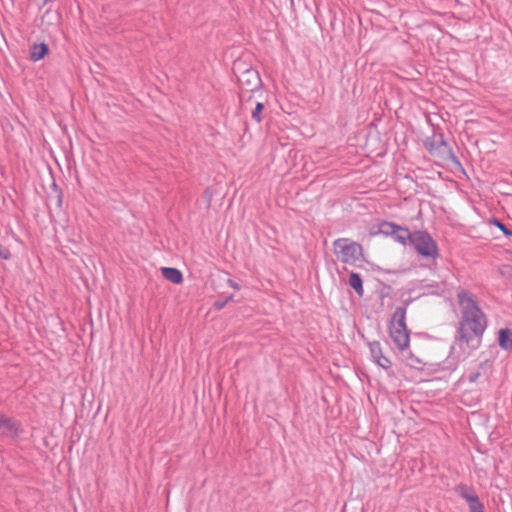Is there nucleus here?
Returning <instances> with one entry per match:
<instances>
[{
  "label": "nucleus",
  "instance_id": "7",
  "mask_svg": "<svg viewBox=\"0 0 512 512\" xmlns=\"http://www.w3.org/2000/svg\"><path fill=\"white\" fill-rule=\"evenodd\" d=\"M368 346L372 360L383 369H389L391 367V361L383 355L380 343L373 341L369 342Z\"/></svg>",
  "mask_w": 512,
  "mask_h": 512
},
{
  "label": "nucleus",
  "instance_id": "5",
  "mask_svg": "<svg viewBox=\"0 0 512 512\" xmlns=\"http://www.w3.org/2000/svg\"><path fill=\"white\" fill-rule=\"evenodd\" d=\"M380 231L386 235L392 236V238L402 245L412 242L413 233L407 228L399 225H395L390 222H384L380 225Z\"/></svg>",
  "mask_w": 512,
  "mask_h": 512
},
{
  "label": "nucleus",
  "instance_id": "19",
  "mask_svg": "<svg viewBox=\"0 0 512 512\" xmlns=\"http://www.w3.org/2000/svg\"><path fill=\"white\" fill-rule=\"evenodd\" d=\"M228 285L235 289V290H239L240 289V286L238 283H236L235 281H233L232 279H228Z\"/></svg>",
  "mask_w": 512,
  "mask_h": 512
},
{
  "label": "nucleus",
  "instance_id": "17",
  "mask_svg": "<svg viewBox=\"0 0 512 512\" xmlns=\"http://www.w3.org/2000/svg\"><path fill=\"white\" fill-rule=\"evenodd\" d=\"M493 222L505 235H512V233L506 228V226L503 223H501L497 219H494Z\"/></svg>",
  "mask_w": 512,
  "mask_h": 512
},
{
  "label": "nucleus",
  "instance_id": "3",
  "mask_svg": "<svg viewBox=\"0 0 512 512\" xmlns=\"http://www.w3.org/2000/svg\"><path fill=\"white\" fill-rule=\"evenodd\" d=\"M333 251L339 261L349 265L356 264L362 256V246L348 238L336 239Z\"/></svg>",
  "mask_w": 512,
  "mask_h": 512
},
{
  "label": "nucleus",
  "instance_id": "2",
  "mask_svg": "<svg viewBox=\"0 0 512 512\" xmlns=\"http://www.w3.org/2000/svg\"><path fill=\"white\" fill-rule=\"evenodd\" d=\"M406 309L397 307L392 315L390 325V337L395 346L401 351L406 352L409 348L410 338L405 323Z\"/></svg>",
  "mask_w": 512,
  "mask_h": 512
},
{
  "label": "nucleus",
  "instance_id": "9",
  "mask_svg": "<svg viewBox=\"0 0 512 512\" xmlns=\"http://www.w3.org/2000/svg\"><path fill=\"white\" fill-rule=\"evenodd\" d=\"M162 275L173 284H180L183 281L182 273L176 268L164 267L162 268Z\"/></svg>",
  "mask_w": 512,
  "mask_h": 512
},
{
  "label": "nucleus",
  "instance_id": "18",
  "mask_svg": "<svg viewBox=\"0 0 512 512\" xmlns=\"http://www.w3.org/2000/svg\"><path fill=\"white\" fill-rule=\"evenodd\" d=\"M479 376H480L479 372H471L468 375V379H469L470 382H475Z\"/></svg>",
  "mask_w": 512,
  "mask_h": 512
},
{
  "label": "nucleus",
  "instance_id": "4",
  "mask_svg": "<svg viewBox=\"0 0 512 512\" xmlns=\"http://www.w3.org/2000/svg\"><path fill=\"white\" fill-rule=\"evenodd\" d=\"M411 244L422 257L432 259L438 257V246L426 231L413 232Z\"/></svg>",
  "mask_w": 512,
  "mask_h": 512
},
{
  "label": "nucleus",
  "instance_id": "8",
  "mask_svg": "<svg viewBox=\"0 0 512 512\" xmlns=\"http://www.w3.org/2000/svg\"><path fill=\"white\" fill-rule=\"evenodd\" d=\"M260 78L258 73L253 70L249 69L242 73V75L239 77V83L243 88H246L247 90H255L260 86Z\"/></svg>",
  "mask_w": 512,
  "mask_h": 512
},
{
  "label": "nucleus",
  "instance_id": "1",
  "mask_svg": "<svg viewBox=\"0 0 512 512\" xmlns=\"http://www.w3.org/2000/svg\"><path fill=\"white\" fill-rule=\"evenodd\" d=\"M458 302L461 307L462 317L459 323V336L451 347V353H457V347L466 356L479 345V337L486 329L485 315L476 304L473 296L462 290L458 293Z\"/></svg>",
  "mask_w": 512,
  "mask_h": 512
},
{
  "label": "nucleus",
  "instance_id": "12",
  "mask_svg": "<svg viewBox=\"0 0 512 512\" xmlns=\"http://www.w3.org/2000/svg\"><path fill=\"white\" fill-rule=\"evenodd\" d=\"M349 285L356 291L359 296L363 295L362 279L359 274L352 272L349 276Z\"/></svg>",
  "mask_w": 512,
  "mask_h": 512
},
{
  "label": "nucleus",
  "instance_id": "15",
  "mask_svg": "<svg viewBox=\"0 0 512 512\" xmlns=\"http://www.w3.org/2000/svg\"><path fill=\"white\" fill-rule=\"evenodd\" d=\"M233 299V295H230L229 297H227L225 300L221 301V300H218L214 303V307L216 310H221L225 307V305L231 301Z\"/></svg>",
  "mask_w": 512,
  "mask_h": 512
},
{
  "label": "nucleus",
  "instance_id": "10",
  "mask_svg": "<svg viewBox=\"0 0 512 512\" xmlns=\"http://www.w3.org/2000/svg\"><path fill=\"white\" fill-rule=\"evenodd\" d=\"M499 346L505 350H512V331L501 329L498 336Z\"/></svg>",
  "mask_w": 512,
  "mask_h": 512
},
{
  "label": "nucleus",
  "instance_id": "14",
  "mask_svg": "<svg viewBox=\"0 0 512 512\" xmlns=\"http://www.w3.org/2000/svg\"><path fill=\"white\" fill-rule=\"evenodd\" d=\"M405 353L408 354L405 361L410 367L418 368L422 364V362L418 358L414 357L408 350Z\"/></svg>",
  "mask_w": 512,
  "mask_h": 512
},
{
  "label": "nucleus",
  "instance_id": "16",
  "mask_svg": "<svg viewBox=\"0 0 512 512\" xmlns=\"http://www.w3.org/2000/svg\"><path fill=\"white\" fill-rule=\"evenodd\" d=\"M11 257L9 249L5 246L0 245V258L8 260Z\"/></svg>",
  "mask_w": 512,
  "mask_h": 512
},
{
  "label": "nucleus",
  "instance_id": "6",
  "mask_svg": "<svg viewBox=\"0 0 512 512\" xmlns=\"http://www.w3.org/2000/svg\"><path fill=\"white\" fill-rule=\"evenodd\" d=\"M455 491L467 502L470 512H485L484 505L472 487L460 484L456 487Z\"/></svg>",
  "mask_w": 512,
  "mask_h": 512
},
{
  "label": "nucleus",
  "instance_id": "11",
  "mask_svg": "<svg viewBox=\"0 0 512 512\" xmlns=\"http://www.w3.org/2000/svg\"><path fill=\"white\" fill-rule=\"evenodd\" d=\"M48 50V46L44 43L35 44L31 47L30 59L39 61L48 53Z\"/></svg>",
  "mask_w": 512,
  "mask_h": 512
},
{
  "label": "nucleus",
  "instance_id": "13",
  "mask_svg": "<svg viewBox=\"0 0 512 512\" xmlns=\"http://www.w3.org/2000/svg\"><path fill=\"white\" fill-rule=\"evenodd\" d=\"M264 109V105L260 102H258L252 111V118L257 122L260 123L262 120L261 114Z\"/></svg>",
  "mask_w": 512,
  "mask_h": 512
}]
</instances>
